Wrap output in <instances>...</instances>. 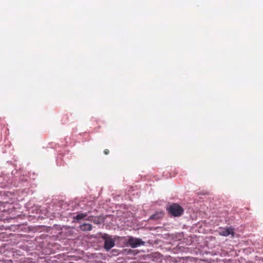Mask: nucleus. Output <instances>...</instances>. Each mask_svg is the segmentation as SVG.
I'll return each mask as SVG.
<instances>
[{
  "instance_id": "obj_11",
  "label": "nucleus",
  "mask_w": 263,
  "mask_h": 263,
  "mask_svg": "<svg viewBox=\"0 0 263 263\" xmlns=\"http://www.w3.org/2000/svg\"><path fill=\"white\" fill-rule=\"evenodd\" d=\"M80 214H82L83 213H81ZM84 214H86V213H84Z\"/></svg>"
},
{
  "instance_id": "obj_8",
  "label": "nucleus",
  "mask_w": 263,
  "mask_h": 263,
  "mask_svg": "<svg viewBox=\"0 0 263 263\" xmlns=\"http://www.w3.org/2000/svg\"><path fill=\"white\" fill-rule=\"evenodd\" d=\"M109 153V151L107 149L104 150V154L105 155H108Z\"/></svg>"
},
{
  "instance_id": "obj_3",
  "label": "nucleus",
  "mask_w": 263,
  "mask_h": 263,
  "mask_svg": "<svg viewBox=\"0 0 263 263\" xmlns=\"http://www.w3.org/2000/svg\"><path fill=\"white\" fill-rule=\"evenodd\" d=\"M128 243L129 245L133 248H135L140 246H144L145 243V242L142 240V239L139 238H134L132 237L128 239Z\"/></svg>"
},
{
  "instance_id": "obj_2",
  "label": "nucleus",
  "mask_w": 263,
  "mask_h": 263,
  "mask_svg": "<svg viewBox=\"0 0 263 263\" xmlns=\"http://www.w3.org/2000/svg\"><path fill=\"white\" fill-rule=\"evenodd\" d=\"M166 210L168 214H182L183 209L177 203H173L167 206Z\"/></svg>"
},
{
  "instance_id": "obj_7",
  "label": "nucleus",
  "mask_w": 263,
  "mask_h": 263,
  "mask_svg": "<svg viewBox=\"0 0 263 263\" xmlns=\"http://www.w3.org/2000/svg\"><path fill=\"white\" fill-rule=\"evenodd\" d=\"M158 215H152L151 216L149 217V219H158L160 217L158 216Z\"/></svg>"
},
{
  "instance_id": "obj_1",
  "label": "nucleus",
  "mask_w": 263,
  "mask_h": 263,
  "mask_svg": "<svg viewBox=\"0 0 263 263\" xmlns=\"http://www.w3.org/2000/svg\"><path fill=\"white\" fill-rule=\"evenodd\" d=\"M101 238L104 240V248L106 251H109L115 245V240L108 234H102Z\"/></svg>"
},
{
  "instance_id": "obj_6",
  "label": "nucleus",
  "mask_w": 263,
  "mask_h": 263,
  "mask_svg": "<svg viewBox=\"0 0 263 263\" xmlns=\"http://www.w3.org/2000/svg\"><path fill=\"white\" fill-rule=\"evenodd\" d=\"M87 215H77L76 219L77 220L82 219L83 218H85Z\"/></svg>"
},
{
  "instance_id": "obj_4",
  "label": "nucleus",
  "mask_w": 263,
  "mask_h": 263,
  "mask_svg": "<svg viewBox=\"0 0 263 263\" xmlns=\"http://www.w3.org/2000/svg\"><path fill=\"white\" fill-rule=\"evenodd\" d=\"M218 233L220 235L223 236H228L229 235L234 236V230L231 227H226V228H220L219 230Z\"/></svg>"
},
{
  "instance_id": "obj_10",
  "label": "nucleus",
  "mask_w": 263,
  "mask_h": 263,
  "mask_svg": "<svg viewBox=\"0 0 263 263\" xmlns=\"http://www.w3.org/2000/svg\"><path fill=\"white\" fill-rule=\"evenodd\" d=\"M2 211L6 212V211H5V209H4V210H2Z\"/></svg>"
},
{
  "instance_id": "obj_9",
  "label": "nucleus",
  "mask_w": 263,
  "mask_h": 263,
  "mask_svg": "<svg viewBox=\"0 0 263 263\" xmlns=\"http://www.w3.org/2000/svg\"><path fill=\"white\" fill-rule=\"evenodd\" d=\"M173 216H175V217H177V216H181V215H177V214H175V215H172Z\"/></svg>"
},
{
  "instance_id": "obj_5",
  "label": "nucleus",
  "mask_w": 263,
  "mask_h": 263,
  "mask_svg": "<svg viewBox=\"0 0 263 263\" xmlns=\"http://www.w3.org/2000/svg\"><path fill=\"white\" fill-rule=\"evenodd\" d=\"M80 228L82 231H90L92 229V226L89 223H83L80 226Z\"/></svg>"
}]
</instances>
